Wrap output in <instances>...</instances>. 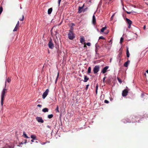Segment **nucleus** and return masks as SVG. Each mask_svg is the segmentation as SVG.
Listing matches in <instances>:
<instances>
[{
  "instance_id": "f257e3e1",
  "label": "nucleus",
  "mask_w": 148,
  "mask_h": 148,
  "mask_svg": "<svg viewBox=\"0 0 148 148\" xmlns=\"http://www.w3.org/2000/svg\"><path fill=\"white\" fill-rule=\"evenodd\" d=\"M6 89L5 88H4L2 92L1 95V105H3V101L4 100V97L5 96V94L6 92Z\"/></svg>"
},
{
  "instance_id": "f03ea898",
  "label": "nucleus",
  "mask_w": 148,
  "mask_h": 148,
  "mask_svg": "<svg viewBox=\"0 0 148 148\" xmlns=\"http://www.w3.org/2000/svg\"><path fill=\"white\" fill-rule=\"evenodd\" d=\"M69 38L71 40H73L75 38V34L71 30H69L68 34Z\"/></svg>"
},
{
  "instance_id": "7ed1b4c3",
  "label": "nucleus",
  "mask_w": 148,
  "mask_h": 148,
  "mask_svg": "<svg viewBox=\"0 0 148 148\" xmlns=\"http://www.w3.org/2000/svg\"><path fill=\"white\" fill-rule=\"evenodd\" d=\"M129 90V89L127 87H126V88L122 91V96L123 97L126 96L128 93V91Z\"/></svg>"
},
{
  "instance_id": "20e7f679",
  "label": "nucleus",
  "mask_w": 148,
  "mask_h": 148,
  "mask_svg": "<svg viewBox=\"0 0 148 148\" xmlns=\"http://www.w3.org/2000/svg\"><path fill=\"white\" fill-rule=\"evenodd\" d=\"M100 67L99 65L95 66L93 68V71L94 74L97 73L99 71Z\"/></svg>"
},
{
  "instance_id": "39448f33",
  "label": "nucleus",
  "mask_w": 148,
  "mask_h": 148,
  "mask_svg": "<svg viewBox=\"0 0 148 148\" xmlns=\"http://www.w3.org/2000/svg\"><path fill=\"white\" fill-rule=\"evenodd\" d=\"M48 45L49 48L52 49L53 48L54 46L51 39H50L49 40Z\"/></svg>"
},
{
  "instance_id": "423d86ee",
  "label": "nucleus",
  "mask_w": 148,
  "mask_h": 148,
  "mask_svg": "<svg viewBox=\"0 0 148 148\" xmlns=\"http://www.w3.org/2000/svg\"><path fill=\"white\" fill-rule=\"evenodd\" d=\"M49 92V90L48 89H47L45 92H44L42 95V97L43 99H45L48 95Z\"/></svg>"
},
{
  "instance_id": "0eeeda50",
  "label": "nucleus",
  "mask_w": 148,
  "mask_h": 148,
  "mask_svg": "<svg viewBox=\"0 0 148 148\" xmlns=\"http://www.w3.org/2000/svg\"><path fill=\"white\" fill-rule=\"evenodd\" d=\"M36 119L39 123H43L44 122V121L41 117L37 116L36 118Z\"/></svg>"
},
{
  "instance_id": "6e6552de",
  "label": "nucleus",
  "mask_w": 148,
  "mask_h": 148,
  "mask_svg": "<svg viewBox=\"0 0 148 148\" xmlns=\"http://www.w3.org/2000/svg\"><path fill=\"white\" fill-rule=\"evenodd\" d=\"M109 66H107L105 67L101 71V73L103 74L105 73L107 71V70L108 69Z\"/></svg>"
},
{
  "instance_id": "1a4fd4ad",
  "label": "nucleus",
  "mask_w": 148,
  "mask_h": 148,
  "mask_svg": "<svg viewBox=\"0 0 148 148\" xmlns=\"http://www.w3.org/2000/svg\"><path fill=\"white\" fill-rule=\"evenodd\" d=\"M80 42L82 44H84L85 43V40L84 36H82L81 37V38L80 39Z\"/></svg>"
},
{
  "instance_id": "9d476101",
  "label": "nucleus",
  "mask_w": 148,
  "mask_h": 148,
  "mask_svg": "<svg viewBox=\"0 0 148 148\" xmlns=\"http://www.w3.org/2000/svg\"><path fill=\"white\" fill-rule=\"evenodd\" d=\"M96 19L95 16L93 15L92 16V23L94 25H95L96 23Z\"/></svg>"
},
{
  "instance_id": "9b49d317",
  "label": "nucleus",
  "mask_w": 148,
  "mask_h": 148,
  "mask_svg": "<svg viewBox=\"0 0 148 148\" xmlns=\"http://www.w3.org/2000/svg\"><path fill=\"white\" fill-rule=\"evenodd\" d=\"M122 121L124 123H131V122H132V123H134L135 122V121H129L125 119H123L122 120Z\"/></svg>"
},
{
  "instance_id": "f8f14e48",
  "label": "nucleus",
  "mask_w": 148,
  "mask_h": 148,
  "mask_svg": "<svg viewBox=\"0 0 148 148\" xmlns=\"http://www.w3.org/2000/svg\"><path fill=\"white\" fill-rule=\"evenodd\" d=\"M95 52L96 53L98 51V50L99 49V46L98 45H97V43H96L95 45Z\"/></svg>"
},
{
  "instance_id": "ddd939ff",
  "label": "nucleus",
  "mask_w": 148,
  "mask_h": 148,
  "mask_svg": "<svg viewBox=\"0 0 148 148\" xmlns=\"http://www.w3.org/2000/svg\"><path fill=\"white\" fill-rule=\"evenodd\" d=\"M130 62V61L129 60H127L126 62L124 64V66L125 67H127L129 64Z\"/></svg>"
},
{
  "instance_id": "4468645a",
  "label": "nucleus",
  "mask_w": 148,
  "mask_h": 148,
  "mask_svg": "<svg viewBox=\"0 0 148 148\" xmlns=\"http://www.w3.org/2000/svg\"><path fill=\"white\" fill-rule=\"evenodd\" d=\"M126 20L127 23L128 24H132V22L131 20H130L129 18H126Z\"/></svg>"
},
{
  "instance_id": "2eb2a0df",
  "label": "nucleus",
  "mask_w": 148,
  "mask_h": 148,
  "mask_svg": "<svg viewBox=\"0 0 148 148\" xmlns=\"http://www.w3.org/2000/svg\"><path fill=\"white\" fill-rule=\"evenodd\" d=\"M105 2L107 4H110L113 1V0H105Z\"/></svg>"
},
{
  "instance_id": "dca6fc26",
  "label": "nucleus",
  "mask_w": 148,
  "mask_h": 148,
  "mask_svg": "<svg viewBox=\"0 0 148 148\" xmlns=\"http://www.w3.org/2000/svg\"><path fill=\"white\" fill-rule=\"evenodd\" d=\"M84 6V5L82 7H79V8H78L79 10H78V12L79 13H80L81 12H82V9H83V8Z\"/></svg>"
},
{
  "instance_id": "f3484780",
  "label": "nucleus",
  "mask_w": 148,
  "mask_h": 148,
  "mask_svg": "<svg viewBox=\"0 0 148 148\" xmlns=\"http://www.w3.org/2000/svg\"><path fill=\"white\" fill-rule=\"evenodd\" d=\"M89 79V78L86 76H84V82H87Z\"/></svg>"
},
{
  "instance_id": "a211bd4d",
  "label": "nucleus",
  "mask_w": 148,
  "mask_h": 148,
  "mask_svg": "<svg viewBox=\"0 0 148 148\" xmlns=\"http://www.w3.org/2000/svg\"><path fill=\"white\" fill-rule=\"evenodd\" d=\"M42 111L44 112H47L49 111V109L47 108H45L42 110Z\"/></svg>"
},
{
  "instance_id": "6ab92c4d",
  "label": "nucleus",
  "mask_w": 148,
  "mask_h": 148,
  "mask_svg": "<svg viewBox=\"0 0 148 148\" xmlns=\"http://www.w3.org/2000/svg\"><path fill=\"white\" fill-rule=\"evenodd\" d=\"M52 11V8H49L48 10V13L49 14H50Z\"/></svg>"
},
{
  "instance_id": "aec40b11",
  "label": "nucleus",
  "mask_w": 148,
  "mask_h": 148,
  "mask_svg": "<svg viewBox=\"0 0 148 148\" xmlns=\"http://www.w3.org/2000/svg\"><path fill=\"white\" fill-rule=\"evenodd\" d=\"M126 55L127 57V58H129L130 57V54L128 51V48H127V51H126Z\"/></svg>"
},
{
  "instance_id": "412c9836",
  "label": "nucleus",
  "mask_w": 148,
  "mask_h": 148,
  "mask_svg": "<svg viewBox=\"0 0 148 148\" xmlns=\"http://www.w3.org/2000/svg\"><path fill=\"white\" fill-rule=\"evenodd\" d=\"M106 29V26L105 27H102L101 29V32H103L104 30H105Z\"/></svg>"
},
{
  "instance_id": "4be33fe9",
  "label": "nucleus",
  "mask_w": 148,
  "mask_h": 148,
  "mask_svg": "<svg viewBox=\"0 0 148 148\" xmlns=\"http://www.w3.org/2000/svg\"><path fill=\"white\" fill-rule=\"evenodd\" d=\"M31 138L34 140H36V136L34 135H32L31 136Z\"/></svg>"
},
{
  "instance_id": "5701e85b",
  "label": "nucleus",
  "mask_w": 148,
  "mask_h": 148,
  "mask_svg": "<svg viewBox=\"0 0 148 148\" xmlns=\"http://www.w3.org/2000/svg\"><path fill=\"white\" fill-rule=\"evenodd\" d=\"M91 71V68L90 67H89L88 69V73H90Z\"/></svg>"
},
{
  "instance_id": "b1692460",
  "label": "nucleus",
  "mask_w": 148,
  "mask_h": 148,
  "mask_svg": "<svg viewBox=\"0 0 148 148\" xmlns=\"http://www.w3.org/2000/svg\"><path fill=\"white\" fill-rule=\"evenodd\" d=\"M53 116V115L52 114H49L48 115V118L49 119H51Z\"/></svg>"
},
{
  "instance_id": "393cba45",
  "label": "nucleus",
  "mask_w": 148,
  "mask_h": 148,
  "mask_svg": "<svg viewBox=\"0 0 148 148\" xmlns=\"http://www.w3.org/2000/svg\"><path fill=\"white\" fill-rule=\"evenodd\" d=\"M23 135L25 137L27 138H29L28 137L26 134L24 132H23Z\"/></svg>"
},
{
  "instance_id": "a878e982",
  "label": "nucleus",
  "mask_w": 148,
  "mask_h": 148,
  "mask_svg": "<svg viewBox=\"0 0 148 148\" xmlns=\"http://www.w3.org/2000/svg\"><path fill=\"white\" fill-rule=\"evenodd\" d=\"M27 143V140H25L24 142H21V143H20V144H19V146H20V145H21V144H25L26 143Z\"/></svg>"
},
{
  "instance_id": "bb28decb",
  "label": "nucleus",
  "mask_w": 148,
  "mask_h": 148,
  "mask_svg": "<svg viewBox=\"0 0 148 148\" xmlns=\"http://www.w3.org/2000/svg\"><path fill=\"white\" fill-rule=\"evenodd\" d=\"M18 28V27H16V26L13 29V32H15V31H17V29Z\"/></svg>"
},
{
  "instance_id": "cd10ccee",
  "label": "nucleus",
  "mask_w": 148,
  "mask_h": 148,
  "mask_svg": "<svg viewBox=\"0 0 148 148\" xmlns=\"http://www.w3.org/2000/svg\"><path fill=\"white\" fill-rule=\"evenodd\" d=\"M115 14V13H114L112 16H111V18H110V21H112L113 20V18L114 17V16Z\"/></svg>"
},
{
  "instance_id": "c85d7f7f",
  "label": "nucleus",
  "mask_w": 148,
  "mask_h": 148,
  "mask_svg": "<svg viewBox=\"0 0 148 148\" xmlns=\"http://www.w3.org/2000/svg\"><path fill=\"white\" fill-rule=\"evenodd\" d=\"M123 37H121V38L120 40V43L121 44H122V42H123Z\"/></svg>"
},
{
  "instance_id": "c756f323",
  "label": "nucleus",
  "mask_w": 148,
  "mask_h": 148,
  "mask_svg": "<svg viewBox=\"0 0 148 148\" xmlns=\"http://www.w3.org/2000/svg\"><path fill=\"white\" fill-rule=\"evenodd\" d=\"M126 12L127 14H129L133 12H134L133 11H132L131 12L126 11Z\"/></svg>"
},
{
  "instance_id": "7c9ffc66",
  "label": "nucleus",
  "mask_w": 148,
  "mask_h": 148,
  "mask_svg": "<svg viewBox=\"0 0 148 148\" xmlns=\"http://www.w3.org/2000/svg\"><path fill=\"white\" fill-rule=\"evenodd\" d=\"M118 80V81L120 83H121L122 82V80L120 79L119 78H117Z\"/></svg>"
},
{
  "instance_id": "2f4dec72",
  "label": "nucleus",
  "mask_w": 148,
  "mask_h": 148,
  "mask_svg": "<svg viewBox=\"0 0 148 148\" xmlns=\"http://www.w3.org/2000/svg\"><path fill=\"white\" fill-rule=\"evenodd\" d=\"M55 110H56V112H59V111L58 110V106H57V107L56 109Z\"/></svg>"
},
{
  "instance_id": "473e14b6",
  "label": "nucleus",
  "mask_w": 148,
  "mask_h": 148,
  "mask_svg": "<svg viewBox=\"0 0 148 148\" xmlns=\"http://www.w3.org/2000/svg\"><path fill=\"white\" fill-rule=\"evenodd\" d=\"M3 11V8L2 7H0V14H1Z\"/></svg>"
},
{
  "instance_id": "72a5a7b5",
  "label": "nucleus",
  "mask_w": 148,
  "mask_h": 148,
  "mask_svg": "<svg viewBox=\"0 0 148 148\" xmlns=\"http://www.w3.org/2000/svg\"><path fill=\"white\" fill-rule=\"evenodd\" d=\"M86 45L88 46H90L91 45V44L90 42H88L86 43Z\"/></svg>"
},
{
  "instance_id": "f704fd0d",
  "label": "nucleus",
  "mask_w": 148,
  "mask_h": 148,
  "mask_svg": "<svg viewBox=\"0 0 148 148\" xmlns=\"http://www.w3.org/2000/svg\"><path fill=\"white\" fill-rule=\"evenodd\" d=\"M104 39L105 38L103 36H100L99 38V39Z\"/></svg>"
},
{
  "instance_id": "c9c22d12",
  "label": "nucleus",
  "mask_w": 148,
  "mask_h": 148,
  "mask_svg": "<svg viewBox=\"0 0 148 148\" xmlns=\"http://www.w3.org/2000/svg\"><path fill=\"white\" fill-rule=\"evenodd\" d=\"M55 36H56V38H57V35L58 33L57 32V31L55 32Z\"/></svg>"
},
{
  "instance_id": "e433bc0d",
  "label": "nucleus",
  "mask_w": 148,
  "mask_h": 148,
  "mask_svg": "<svg viewBox=\"0 0 148 148\" xmlns=\"http://www.w3.org/2000/svg\"><path fill=\"white\" fill-rule=\"evenodd\" d=\"M11 81V79H10L9 78H8V79H7V81L8 82H10Z\"/></svg>"
},
{
  "instance_id": "4c0bfd02",
  "label": "nucleus",
  "mask_w": 148,
  "mask_h": 148,
  "mask_svg": "<svg viewBox=\"0 0 148 148\" xmlns=\"http://www.w3.org/2000/svg\"><path fill=\"white\" fill-rule=\"evenodd\" d=\"M24 16L23 15L22 16V18L20 19V20L21 21H23V20L24 19Z\"/></svg>"
},
{
  "instance_id": "58836bf2",
  "label": "nucleus",
  "mask_w": 148,
  "mask_h": 148,
  "mask_svg": "<svg viewBox=\"0 0 148 148\" xmlns=\"http://www.w3.org/2000/svg\"><path fill=\"white\" fill-rule=\"evenodd\" d=\"M106 77H104L103 78V83H104L105 82V79L106 78Z\"/></svg>"
},
{
  "instance_id": "ea45409f",
  "label": "nucleus",
  "mask_w": 148,
  "mask_h": 148,
  "mask_svg": "<svg viewBox=\"0 0 148 148\" xmlns=\"http://www.w3.org/2000/svg\"><path fill=\"white\" fill-rule=\"evenodd\" d=\"M89 86V84H87V85L86 86V88H85V89L86 90H87V89L88 88V87Z\"/></svg>"
},
{
  "instance_id": "a19ab883",
  "label": "nucleus",
  "mask_w": 148,
  "mask_h": 148,
  "mask_svg": "<svg viewBox=\"0 0 148 148\" xmlns=\"http://www.w3.org/2000/svg\"><path fill=\"white\" fill-rule=\"evenodd\" d=\"M19 21H18V22H17V23L16 26V27H18V26H19Z\"/></svg>"
},
{
  "instance_id": "79ce46f5",
  "label": "nucleus",
  "mask_w": 148,
  "mask_h": 148,
  "mask_svg": "<svg viewBox=\"0 0 148 148\" xmlns=\"http://www.w3.org/2000/svg\"><path fill=\"white\" fill-rule=\"evenodd\" d=\"M104 102L105 103H109V101L108 100H105L104 101Z\"/></svg>"
},
{
  "instance_id": "37998d69",
  "label": "nucleus",
  "mask_w": 148,
  "mask_h": 148,
  "mask_svg": "<svg viewBox=\"0 0 148 148\" xmlns=\"http://www.w3.org/2000/svg\"><path fill=\"white\" fill-rule=\"evenodd\" d=\"M61 0H58V4L59 6H60V2H61Z\"/></svg>"
},
{
  "instance_id": "c03bdc74",
  "label": "nucleus",
  "mask_w": 148,
  "mask_h": 148,
  "mask_svg": "<svg viewBox=\"0 0 148 148\" xmlns=\"http://www.w3.org/2000/svg\"><path fill=\"white\" fill-rule=\"evenodd\" d=\"M58 76H59V73H58V75H57V77H56V82L57 81V79H58Z\"/></svg>"
},
{
  "instance_id": "a18cd8bd",
  "label": "nucleus",
  "mask_w": 148,
  "mask_h": 148,
  "mask_svg": "<svg viewBox=\"0 0 148 148\" xmlns=\"http://www.w3.org/2000/svg\"><path fill=\"white\" fill-rule=\"evenodd\" d=\"M132 24H128V28H131V25Z\"/></svg>"
},
{
  "instance_id": "49530a36",
  "label": "nucleus",
  "mask_w": 148,
  "mask_h": 148,
  "mask_svg": "<svg viewBox=\"0 0 148 148\" xmlns=\"http://www.w3.org/2000/svg\"><path fill=\"white\" fill-rule=\"evenodd\" d=\"M37 106L40 107H42V105L40 104H38L37 105Z\"/></svg>"
},
{
  "instance_id": "de8ad7c7",
  "label": "nucleus",
  "mask_w": 148,
  "mask_h": 148,
  "mask_svg": "<svg viewBox=\"0 0 148 148\" xmlns=\"http://www.w3.org/2000/svg\"><path fill=\"white\" fill-rule=\"evenodd\" d=\"M47 142H44V143H41V144H42V145H45Z\"/></svg>"
},
{
  "instance_id": "09e8293b",
  "label": "nucleus",
  "mask_w": 148,
  "mask_h": 148,
  "mask_svg": "<svg viewBox=\"0 0 148 148\" xmlns=\"http://www.w3.org/2000/svg\"><path fill=\"white\" fill-rule=\"evenodd\" d=\"M144 96V94L143 93L141 94V96L142 97H143Z\"/></svg>"
},
{
  "instance_id": "8fccbe9b",
  "label": "nucleus",
  "mask_w": 148,
  "mask_h": 148,
  "mask_svg": "<svg viewBox=\"0 0 148 148\" xmlns=\"http://www.w3.org/2000/svg\"><path fill=\"white\" fill-rule=\"evenodd\" d=\"M143 29H144V30L145 29H146V26H145V25L144 26V27H143Z\"/></svg>"
},
{
  "instance_id": "3c124183",
  "label": "nucleus",
  "mask_w": 148,
  "mask_h": 148,
  "mask_svg": "<svg viewBox=\"0 0 148 148\" xmlns=\"http://www.w3.org/2000/svg\"><path fill=\"white\" fill-rule=\"evenodd\" d=\"M109 42L111 43H112V41L111 40H109Z\"/></svg>"
},
{
  "instance_id": "603ef678",
  "label": "nucleus",
  "mask_w": 148,
  "mask_h": 148,
  "mask_svg": "<svg viewBox=\"0 0 148 148\" xmlns=\"http://www.w3.org/2000/svg\"><path fill=\"white\" fill-rule=\"evenodd\" d=\"M98 88V85H97L96 87V90L97 89V90Z\"/></svg>"
},
{
  "instance_id": "864d4df0",
  "label": "nucleus",
  "mask_w": 148,
  "mask_h": 148,
  "mask_svg": "<svg viewBox=\"0 0 148 148\" xmlns=\"http://www.w3.org/2000/svg\"><path fill=\"white\" fill-rule=\"evenodd\" d=\"M34 139H32V140H31V141L32 142H34Z\"/></svg>"
},
{
  "instance_id": "5fc2aeb1",
  "label": "nucleus",
  "mask_w": 148,
  "mask_h": 148,
  "mask_svg": "<svg viewBox=\"0 0 148 148\" xmlns=\"http://www.w3.org/2000/svg\"><path fill=\"white\" fill-rule=\"evenodd\" d=\"M47 127L49 128H50V126L48 125L47 126Z\"/></svg>"
},
{
  "instance_id": "6e6d98bb",
  "label": "nucleus",
  "mask_w": 148,
  "mask_h": 148,
  "mask_svg": "<svg viewBox=\"0 0 148 148\" xmlns=\"http://www.w3.org/2000/svg\"><path fill=\"white\" fill-rule=\"evenodd\" d=\"M97 89L96 90V93L97 94Z\"/></svg>"
},
{
  "instance_id": "4d7b16f0",
  "label": "nucleus",
  "mask_w": 148,
  "mask_h": 148,
  "mask_svg": "<svg viewBox=\"0 0 148 148\" xmlns=\"http://www.w3.org/2000/svg\"><path fill=\"white\" fill-rule=\"evenodd\" d=\"M146 72L148 73V69L146 71Z\"/></svg>"
},
{
  "instance_id": "13d9d810",
  "label": "nucleus",
  "mask_w": 148,
  "mask_h": 148,
  "mask_svg": "<svg viewBox=\"0 0 148 148\" xmlns=\"http://www.w3.org/2000/svg\"><path fill=\"white\" fill-rule=\"evenodd\" d=\"M123 9L124 11H125V9L124 7L123 8Z\"/></svg>"
},
{
  "instance_id": "bf43d9fd",
  "label": "nucleus",
  "mask_w": 148,
  "mask_h": 148,
  "mask_svg": "<svg viewBox=\"0 0 148 148\" xmlns=\"http://www.w3.org/2000/svg\"><path fill=\"white\" fill-rule=\"evenodd\" d=\"M84 47H86V45H84Z\"/></svg>"
},
{
  "instance_id": "052dcab7",
  "label": "nucleus",
  "mask_w": 148,
  "mask_h": 148,
  "mask_svg": "<svg viewBox=\"0 0 148 148\" xmlns=\"http://www.w3.org/2000/svg\"><path fill=\"white\" fill-rule=\"evenodd\" d=\"M109 32L108 31L107 33H106V34H107Z\"/></svg>"
},
{
  "instance_id": "680f3d73",
  "label": "nucleus",
  "mask_w": 148,
  "mask_h": 148,
  "mask_svg": "<svg viewBox=\"0 0 148 148\" xmlns=\"http://www.w3.org/2000/svg\"><path fill=\"white\" fill-rule=\"evenodd\" d=\"M6 81L5 82V86H6Z\"/></svg>"
},
{
  "instance_id": "e2e57ef3",
  "label": "nucleus",
  "mask_w": 148,
  "mask_h": 148,
  "mask_svg": "<svg viewBox=\"0 0 148 148\" xmlns=\"http://www.w3.org/2000/svg\"><path fill=\"white\" fill-rule=\"evenodd\" d=\"M144 75L145 76H146V74L145 73Z\"/></svg>"
},
{
  "instance_id": "0e129e2a",
  "label": "nucleus",
  "mask_w": 148,
  "mask_h": 148,
  "mask_svg": "<svg viewBox=\"0 0 148 148\" xmlns=\"http://www.w3.org/2000/svg\"><path fill=\"white\" fill-rule=\"evenodd\" d=\"M20 8H21V9H22V7H21H21H20Z\"/></svg>"
},
{
  "instance_id": "69168bd1",
  "label": "nucleus",
  "mask_w": 148,
  "mask_h": 148,
  "mask_svg": "<svg viewBox=\"0 0 148 148\" xmlns=\"http://www.w3.org/2000/svg\"><path fill=\"white\" fill-rule=\"evenodd\" d=\"M111 59H110V62H111Z\"/></svg>"
},
{
  "instance_id": "338daca9",
  "label": "nucleus",
  "mask_w": 148,
  "mask_h": 148,
  "mask_svg": "<svg viewBox=\"0 0 148 148\" xmlns=\"http://www.w3.org/2000/svg\"><path fill=\"white\" fill-rule=\"evenodd\" d=\"M74 24H73V25H74Z\"/></svg>"
}]
</instances>
